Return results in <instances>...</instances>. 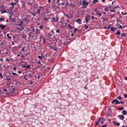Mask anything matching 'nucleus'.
<instances>
[{
    "label": "nucleus",
    "instance_id": "4468645a",
    "mask_svg": "<svg viewBox=\"0 0 127 127\" xmlns=\"http://www.w3.org/2000/svg\"><path fill=\"white\" fill-rule=\"evenodd\" d=\"M114 125H115L117 127L120 126V123L117 122H113Z\"/></svg>",
    "mask_w": 127,
    "mask_h": 127
},
{
    "label": "nucleus",
    "instance_id": "e2e57ef3",
    "mask_svg": "<svg viewBox=\"0 0 127 127\" xmlns=\"http://www.w3.org/2000/svg\"><path fill=\"white\" fill-rule=\"evenodd\" d=\"M13 69L14 71H15V70H16V67L15 66H14V67H13Z\"/></svg>",
    "mask_w": 127,
    "mask_h": 127
},
{
    "label": "nucleus",
    "instance_id": "f03ea898",
    "mask_svg": "<svg viewBox=\"0 0 127 127\" xmlns=\"http://www.w3.org/2000/svg\"><path fill=\"white\" fill-rule=\"evenodd\" d=\"M103 121V122H105V119L103 118H100V119H99L98 120V121L96 122V124H95V127H97V126L98 125H99V123H100V121Z\"/></svg>",
    "mask_w": 127,
    "mask_h": 127
},
{
    "label": "nucleus",
    "instance_id": "37998d69",
    "mask_svg": "<svg viewBox=\"0 0 127 127\" xmlns=\"http://www.w3.org/2000/svg\"><path fill=\"white\" fill-rule=\"evenodd\" d=\"M117 99H119V100H122V97L119 96L118 97H117Z\"/></svg>",
    "mask_w": 127,
    "mask_h": 127
},
{
    "label": "nucleus",
    "instance_id": "f704fd0d",
    "mask_svg": "<svg viewBox=\"0 0 127 127\" xmlns=\"http://www.w3.org/2000/svg\"><path fill=\"white\" fill-rule=\"evenodd\" d=\"M26 37H27V36H26V35H23V38H25V39H26Z\"/></svg>",
    "mask_w": 127,
    "mask_h": 127
},
{
    "label": "nucleus",
    "instance_id": "3c124183",
    "mask_svg": "<svg viewBox=\"0 0 127 127\" xmlns=\"http://www.w3.org/2000/svg\"><path fill=\"white\" fill-rule=\"evenodd\" d=\"M56 32H57V33H60V30H56Z\"/></svg>",
    "mask_w": 127,
    "mask_h": 127
},
{
    "label": "nucleus",
    "instance_id": "e433bc0d",
    "mask_svg": "<svg viewBox=\"0 0 127 127\" xmlns=\"http://www.w3.org/2000/svg\"><path fill=\"white\" fill-rule=\"evenodd\" d=\"M44 20H45L46 21H48V18H46V17H45L44 18Z\"/></svg>",
    "mask_w": 127,
    "mask_h": 127
},
{
    "label": "nucleus",
    "instance_id": "a878e982",
    "mask_svg": "<svg viewBox=\"0 0 127 127\" xmlns=\"http://www.w3.org/2000/svg\"><path fill=\"white\" fill-rule=\"evenodd\" d=\"M76 31H78V29H77L76 28H75L73 31V33H75Z\"/></svg>",
    "mask_w": 127,
    "mask_h": 127
},
{
    "label": "nucleus",
    "instance_id": "bf43d9fd",
    "mask_svg": "<svg viewBox=\"0 0 127 127\" xmlns=\"http://www.w3.org/2000/svg\"><path fill=\"white\" fill-rule=\"evenodd\" d=\"M12 75H14L15 76H17V74L14 73V72H12Z\"/></svg>",
    "mask_w": 127,
    "mask_h": 127
},
{
    "label": "nucleus",
    "instance_id": "4be33fe9",
    "mask_svg": "<svg viewBox=\"0 0 127 127\" xmlns=\"http://www.w3.org/2000/svg\"><path fill=\"white\" fill-rule=\"evenodd\" d=\"M119 111H123V110H125V108L124 107H120V108H119Z\"/></svg>",
    "mask_w": 127,
    "mask_h": 127
},
{
    "label": "nucleus",
    "instance_id": "4d7b16f0",
    "mask_svg": "<svg viewBox=\"0 0 127 127\" xmlns=\"http://www.w3.org/2000/svg\"><path fill=\"white\" fill-rule=\"evenodd\" d=\"M83 23H88V22L85 20L83 21Z\"/></svg>",
    "mask_w": 127,
    "mask_h": 127
},
{
    "label": "nucleus",
    "instance_id": "c756f323",
    "mask_svg": "<svg viewBox=\"0 0 127 127\" xmlns=\"http://www.w3.org/2000/svg\"><path fill=\"white\" fill-rule=\"evenodd\" d=\"M5 12H6V10H3L1 11V13H4Z\"/></svg>",
    "mask_w": 127,
    "mask_h": 127
},
{
    "label": "nucleus",
    "instance_id": "423d86ee",
    "mask_svg": "<svg viewBox=\"0 0 127 127\" xmlns=\"http://www.w3.org/2000/svg\"><path fill=\"white\" fill-rule=\"evenodd\" d=\"M85 19L86 21L88 22L89 20H91V17H90V16H85Z\"/></svg>",
    "mask_w": 127,
    "mask_h": 127
},
{
    "label": "nucleus",
    "instance_id": "9d476101",
    "mask_svg": "<svg viewBox=\"0 0 127 127\" xmlns=\"http://www.w3.org/2000/svg\"><path fill=\"white\" fill-rule=\"evenodd\" d=\"M0 28H1V29H2V30L5 29V26L4 25L1 24H0Z\"/></svg>",
    "mask_w": 127,
    "mask_h": 127
},
{
    "label": "nucleus",
    "instance_id": "c9c22d12",
    "mask_svg": "<svg viewBox=\"0 0 127 127\" xmlns=\"http://www.w3.org/2000/svg\"><path fill=\"white\" fill-rule=\"evenodd\" d=\"M104 10H105V11H109V9L108 8V7H105L104 8Z\"/></svg>",
    "mask_w": 127,
    "mask_h": 127
},
{
    "label": "nucleus",
    "instance_id": "aec40b11",
    "mask_svg": "<svg viewBox=\"0 0 127 127\" xmlns=\"http://www.w3.org/2000/svg\"><path fill=\"white\" fill-rule=\"evenodd\" d=\"M26 68H27V69H30V68H31V67H30V65H29V64H27L26 65Z\"/></svg>",
    "mask_w": 127,
    "mask_h": 127
},
{
    "label": "nucleus",
    "instance_id": "ea45409f",
    "mask_svg": "<svg viewBox=\"0 0 127 127\" xmlns=\"http://www.w3.org/2000/svg\"><path fill=\"white\" fill-rule=\"evenodd\" d=\"M96 14H97L98 15H99V16H102V14L100 13L96 12Z\"/></svg>",
    "mask_w": 127,
    "mask_h": 127
},
{
    "label": "nucleus",
    "instance_id": "8fccbe9b",
    "mask_svg": "<svg viewBox=\"0 0 127 127\" xmlns=\"http://www.w3.org/2000/svg\"><path fill=\"white\" fill-rule=\"evenodd\" d=\"M6 79L7 81H10L11 80L10 78L7 77H6Z\"/></svg>",
    "mask_w": 127,
    "mask_h": 127
},
{
    "label": "nucleus",
    "instance_id": "a19ab883",
    "mask_svg": "<svg viewBox=\"0 0 127 127\" xmlns=\"http://www.w3.org/2000/svg\"><path fill=\"white\" fill-rule=\"evenodd\" d=\"M100 123H101V125H103V124H104V121H103V120H100Z\"/></svg>",
    "mask_w": 127,
    "mask_h": 127
},
{
    "label": "nucleus",
    "instance_id": "052dcab7",
    "mask_svg": "<svg viewBox=\"0 0 127 127\" xmlns=\"http://www.w3.org/2000/svg\"><path fill=\"white\" fill-rule=\"evenodd\" d=\"M110 11L112 12H116V11L113 10V9H111L110 10Z\"/></svg>",
    "mask_w": 127,
    "mask_h": 127
},
{
    "label": "nucleus",
    "instance_id": "774afa93",
    "mask_svg": "<svg viewBox=\"0 0 127 127\" xmlns=\"http://www.w3.org/2000/svg\"><path fill=\"white\" fill-rule=\"evenodd\" d=\"M0 61H3V60L2 59H0Z\"/></svg>",
    "mask_w": 127,
    "mask_h": 127
},
{
    "label": "nucleus",
    "instance_id": "58836bf2",
    "mask_svg": "<svg viewBox=\"0 0 127 127\" xmlns=\"http://www.w3.org/2000/svg\"><path fill=\"white\" fill-rule=\"evenodd\" d=\"M84 27H85L86 29H88V28H89V26L87 25H84Z\"/></svg>",
    "mask_w": 127,
    "mask_h": 127
},
{
    "label": "nucleus",
    "instance_id": "f8f14e48",
    "mask_svg": "<svg viewBox=\"0 0 127 127\" xmlns=\"http://www.w3.org/2000/svg\"><path fill=\"white\" fill-rule=\"evenodd\" d=\"M116 26H117L118 28H123V27L119 23H117Z\"/></svg>",
    "mask_w": 127,
    "mask_h": 127
},
{
    "label": "nucleus",
    "instance_id": "7ed1b4c3",
    "mask_svg": "<svg viewBox=\"0 0 127 127\" xmlns=\"http://www.w3.org/2000/svg\"><path fill=\"white\" fill-rule=\"evenodd\" d=\"M31 77H32V75H31V74L30 73L27 74L24 76V79H25V80H28V78H31Z\"/></svg>",
    "mask_w": 127,
    "mask_h": 127
},
{
    "label": "nucleus",
    "instance_id": "7c9ffc66",
    "mask_svg": "<svg viewBox=\"0 0 127 127\" xmlns=\"http://www.w3.org/2000/svg\"><path fill=\"white\" fill-rule=\"evenodd\" d=\"M97 1H98V0H93L92 1V2H93L94 4H95V3H96L97 2Z\"/></svg>",
    "mask_w": 127,
    "mask_h": 127
},
{
    "label": "nucleus",
    "instance_id": "1a4fd4ad",
    "mask_svg": "<svg viewBox=\"0 0 127 127\" xmlns=\"http://www.w3.org/2000/svg\"><path fill=\"white\" fill-rule=\"evenodd\" d=\"M118 118H119L120 120H124L125 119V116L123 115L118 116Z\"/></svg>",
    "mask_w": 127,
    "mask_h": 127
},
{
    "label": "nucleus",
    "instance_id": "20e7f679",
    "mask_svg": "<svg viewBox=\"0 0 127 127\" xmlns=\"http://www.w3.org/2000/svg\"><path fill=\"white\" fill-rule=\"evenodd\" d=\"M90 2L89 1H87V0H83L82 1V5H88L89 4Z\"/></svg>",
    "mask_w": 127,
    "mask_h": 127
},
{
    "label": "nucleus",
    "instance_id": "09e8293b",
    "mask_svg": "<svg viewBox=\"0 0 127 127\" xmlns=\"http://www.w3.org/2000/svg\"><path fill=\"white\" fill-rule=\"evenodd\" d=\"M118 7H120V6H119V5H117V6H115V7H114L113 8H114V9H115V8H118Z\"/></svg>",
    "mask_w": 127,
    "mask_h": 127
},
{
    "label": "nucleus",
    "instance_id": "2eb2a0df",
    "mask_svg": "<svg viewBox=\"0 0 127 127\" xmlns=\"http://www.w3.org/2000/svg\"><path fill=\"white\" fill-rule=\"evenodd\" d=\"M122 114H123V115H124V116H126V115H127V111H126V110H123V111H122Z\"/></svg>",
    "mask_w": 127,
    "mask_h": 127
},
{
    "label": "nucleus",
    "instance_id": "338daca9",
    "mask_svg": "<svg viewBox=\"0 0 127 127\" xmlns=\"http://www.w3.org/2000/svg\"><path fill=\"white\" fill-rule=\"evenodd\" d=\"M48 2L49 3H50V2H51V0H48Z\"/></svg>",
    "mask_w": 127,
    "mask_h": 127
},
{
    "label": "nucleus",
    "instance_id": "69168bd1",
    "mask_svg": "<svg viewBox=\"0 0 127 127\" xmlns=\"http://www.w3.org/2000/svg\"><path fill=\"white\" fill-rule=\"evenodd\" d=\"M3 91H7V89L6 88H4Z\"/></svg>",
    "mask_w": 127,
    "mask_h": 127
},
{
    "label": "nucleus",
    "instance_id": "72a5a7b5",
    "mask_svg": "<svg viewBox=\"0 0 127 127\" xmlns=\"http://www.w3.org/2000/svg\"><path fill=\"white\" fill-rule=\"evenodd\" d=\"M12 1H16L17 3H18V1H19L18 0H11Z\"/></svg>",
    "mask_w": 127,
    "mask_h": 127
},
{
    "label": "nucleus",
    "instance_id": "c03bdc74",
    "mask_svg": "<svg viewBox=\"0 0 127 127\" xmlns=\"http://www.w3.org/2000/svg\"><path fill=\"white\" fill-rule=\"evenodd\" d=\"M122 14H123L124 15H126V14H127V12H125L124 13V12H122Z\"/></svg>",
    "mask_w": 127,
    "mask_h": 127
},
{
    "label": "nucleus",
    "instance_id": "473e14b6",
    "mask_svg": "<svg viewBox=\"0 0 127 127\" xmlns=\"http://www.w3.org/2000/svg\"><path fill=\"white\" fill-rule=\"evenodd\" d=\"M112 26H113V25L112 24L109 25V26L108 27V29H110V28L111 29V27H113Z\"/></svg>",
    "mask_w": 127,
    "mask_h": 127
},
{
    "label": "nucleus",
    "instance_id": "5701e85b",
    "mask_svg": "<svg viewBox=\"0 0 127 127\" xmlns=\"http://www.w3.org/2000/svg\"><path fill=\"white\" fill-rule=\"evenodd\" d=\"M36 13H38V14H40V9H38Z\"/></svg>",
    "mask_w": 127,
    "mask_h": 127
},
{
    "label": "nucleus",
    "instance_id": "6ab92c4d",
    "mask_svg": "<svg viewBox=\"0 0 127 127\" xmlns=\"http://www.w3.org/2000/svg\"><path fill=\"white\" fill-rule=\"evenodd\" d=\"M26 65H27V64H22V68H26Z\"/></svg>",
    "mask_w": 127,
    "mask_h": 127
},
{
    "label": "nucleus",
    "instance_id": "f3484780",
    "mask_svg": "<svg viewBox=\"0 0 127 127\" xmlns=\"http://www.w3.org/2000/svg\"><path fill=\"white\" fill-rule=\"evenodd\" d=\"M38 58L39 59H40L41 60H42L43 59V56H38Z\"/></svg>",
    "mask_w": 127,
    "mask_h": 127
},
{
    "label": "nucleus",
    "instance_id": "dca6fc26",
    "mask_svg": "<svg viewBox=\"0 0 127 127\" xmlns=\"http://www.w3.org/2000/svg\"><path fill=\"white\" fill-rule=\"evenodd\" d=\"M126 37V34L125 33H122L121 35V38H124V37Z\"/></svg>",
    "mask_w": 127,
    "mask_h": 127
},
{
    "label": "nucleus",
    "instance_id": "5fc2aeb1",
    "mask_svg": "<svg viewBox=\"0 0 127 127\" xmlns=\"http://www.w3.org/2000/svg\"><path fill=\"white\" fill-rule=\"evenodd\" d=\"M0 78H1V79H2L3 78V77H2V75H1V73L0 72Z\"/></svg>",
    "mask_w": 127,
    "mask_h": 127
},
{
    "label": "nucleus",
    "instance_id": "c85d7f7f",
    "mask_svg": "<svg viewBox=\"0 0 127 127\" xmlns=\"http://www.w3.org/2000/svg\"><path fill=\"white\" fill-rule=\"evenodd\" d=\"M35 31H36V29H34V28H33L32 29V32L34 33V32L35 33Z\"/></svg>",
    "mask_w": 127,
    "mask_h": 127
},
{
    "label": "nucleus",
    "instance_id": "9b49d317",
    "mask_svg": "<svg viewBox=\"0 0 127 127\" xmlns=\"http://www.w3.org/2000/svg\"><path fill=\"white\" fill-rule=\"evenodd\" d=\"M111 31H113L114 32H115V31H116V30H118V29H117V28L116 27H111Z\"/></svg>",
    "mask_w": 127,
    "mask_h": 127
},
{
    "label": "nucleus",
    "instance_id": "864d4df0",
    "mask_svg": "<svg viewBox=\"0 0 127 127\" xmlns=\"http://www.w3.org/2000/svg\"><path fill=\"white\" fill-rule=\"evenodd\" d=\"M94 18H97L96 17H95L94 16H91V19H94Z\"/></svg>",
    "mask_w": 127,
    "mask_h": 127
},
{
    "label": "nucleus",
    "instance_id": "79ce46f5",
    "mask_svg": "<svg viewBox=\"0 0 127 127\" xmlns=\"http://www.w3.org/2000/svg\"><path fill=\"white\" fill-rule=\"evenodd\" d=\"M107 124H105L104 125H102V127H107Z\"/></svg>",
    "mask_w": 127,
    "mask_h": 127
},
{
    "label": "nucleus",
    "instance_id": "a18cd8bd",
    "mask_svg": "<svg viewBox=\"0 0 127 127\" xmlns=\"http://www.w3.org/2000/svg\"><path fill=\"white\" fill-rule=\"evenodd\" d=\"M93 10H94V11H95V12H97L98 10V9L97 8L94 9Z\"/></svg>",
    "mask_w": 127,
    "mask_h": 127
},
{
    "label": "nucleus",
    "instance_id": "4c0bfd02",
    "mask_svg": "<svg viewBox=\"0 0 127 127\" xmlns=\"http://www.w3.org/2000/svg\"><path fill=\"white\" fill-rule=\"evenodd\" d=\"M67 26L69 27V29H72V26L71 25L68 24Z\"/></svg>",
    "mask_w": 127,
    "mask_h": 127
},
{
    "label": "nucleus",
    "instance_id": "6e6d98bb",
    "mask_svg": "<svg viewBox=\"0 0 127 127\" xmlns=\"http://www.w3.org/2000/svg\"><path fill=\"white\" fill-rule=\"evenodd\" d=\"M124 103H125L124 101H121V102L119 101V104H124Z\"/></svg>",
    "mask_w": 127,
    "mask_h": 127
},
{
    "label": "nucleus",
    "instance_id": "de8ad7c7",
    "mask_svg": "<svg viewBox=\"0 0 127 127\" xmlns=\"http://www.w3.org/2000/svg\"><path fill=\"white\" fill-rule=\"evenodd\" d=\"M39 28L40 29H42L43 28V25H41L40 27H39Z\"/></svg>",
    "mask_w": 127,
    "mask_h": 127
},
{
    "label": "nucleus",
    "instance_id": "13d9d810",
    "mask_svg": "<svg viewBox=\"0 0 127 127\" xmlns=\"http://www.w3.org/2000/svg\"><path fill=\"white\" fill-rule=\"evenodd\" d=\"M84 89L85 90H88V87H87V86H85V87H84Z\"/></svg>",
    "mask_w": 127,
    "mask_h": 127
},
{
    "label": "nucleus",
    "instance_id": "0eeeda50",
    "mask_svg": "<svg viewBox=\"0 0 127 127\" xmlns=\"http://www.w3.org/2000/svg\"><path fill=\"white\" fill-rule=\"evenodd\" d=\"M35 33L36 34V35H38V34H40V30H39V29H36Z\"/></svg>",
    "mask_w": 127,
    "mask_h": 127
},
{
    "label": "nucleus",
    "instance_id": "680f3d73",
    "mask_svg": "<svg viewBox=\"0 0 127 127\" xmlns=\"http://www.w3.org/2000/svg\"><path fill=\"white\" fill-rule=\"evenodd\" d=\"M124 98H125L126 99H127V94H125V95H124Z\"/></svg>",
    "mask_w": 127,
    "mask_h": 127
},
{
    "label": "nucleus",
    "instance_id": "2f4dec72",
    "mask_svg": "<svg viewBox=\"0 0 127 127\" xmlns=\"http://www.w3.org/2000/svg\"><path fill=\"white\" fill-rule=\"evenodd\" d=\"M24 48H25V47H23L21 49V51H22V52H24Z\"/></svg>",
    "mask_w": 127,
    "mask_h": 127
},
{
    "label": "nucleus",
    "instance_id": "603ef678",
    "mask_svg": "<svg viewBox=\"0 0 127 127\" xmlns=\"http://www.w3.org/2000/svg\"><path fill=\"white\" fill-rule=\"evenodd\" d=\"M40 39H42V38H43V35H41L40 36Z\"/></svg>",
    "mask_w": 127,
    "mask_h": 127
},
{
    "label": "nucleus",
    "instance_id": "412c9836",
    "mask_svg": "<svg viewBox=\"0 0 127 127\" xmlns=\"http://www.w3.org/2000/svg\"><path fill=\"white\" fill-rule=\"evenodd\" d=\"M6 36L8 37V39H11V37L9 36V34H7Z\"/></svg>",
    "mask_w": 127,
    "mask_h": 127
},
{
    "label": "nucleus",
    "instance_id": "cd10ccee",
    "mask_svg": "<svg viewBox=\"0 0 127 127\" xmlns=\"http://www.w3.org/2000/svg\"><path fill=\"white\" fill-rule=\"evenodd\" d=\"M23 24V21H20V24H19V26H21Z\"/></svg>",
    "mask_w": 127,
    "mask_h": 127
},
{
    "label": "nucleus",
    "instance_id": "bb28decb",
    "mask_svg": "<svg viewBox=\"0 0 127 127\" xmlns=\"http://www.w3.org/2000/svg\"><path fill=\"white\" fill-rule=\"evenodd\" d=\"M21 60H23V59H25V57H24V56H23V55H22L21 56Z\"/></svg>",
    "mask_w": 127,
    "mask_h": 127
},
{
    "label": "nucleus",
    "instance_id": "393cba45",
    "mask_svg": "<svg viewBox=\"0 0 127 127\" xmlns=\"http://www.w3.org/2000/svg\"><path fill=\"white\" fill-rule=\"evenodd\" d=\"M0 21H4V18H0Z\"/></svg>",
    "mask_w": 127,
    "mask_h": 127
},
{
    "label": "nucleus",
    "instance_id": "a211bd4d",
    "mask_svg": "<svg viewBox=\"0 0 127 127\" xmlns=\"http://www.w3.org/2000/svg\"><path fill=\"white\" fill-rule=\"evenodd\" d=\"M115 34L116 35H121V31H118Z\"/></svg>",
    "mask_w": 127,
    "mask_h": 127
},
{
    "label": "nucleus",
    "instance_id": "39448f33",
    "mask_svg": "<svg viewBox=\"0 0 127 127\" xmlns=\"http://www.w3.org/2000/svg\"><path fill=\"white\" fill-rule=\"evenodd\" d=\"M52 19L54 20V21L57 22V21H58L59 20V18H58V16H56L55 17H53Z\"/></svg>",
    "mask_w": 127,
    "mask_h": 127
},
{
    "label": "nucleus",
    "instance_id": "b1692460",
    "mask_svg": "<svg viewBox=\"0 0 127 127\" xmlns=\"http://www.w3.org/2000/svg\"><path fill=\"white\" fill-rule=\"evenodd\" d=\"M24 21H26V22H27V23H28V19H27V18L25 17Z\"/></svg>",
    "mask_w": 127,
    "mask_h": 127
},
{
    "label": "nucleus",
    "instance_id": "0e129e2a",
    "mask_svg": "<svg viewBox=\"0 0 127 127\" xmlns=\"http://www.w3.org/2000/svg\"><path fill=\"white\" fill-rule=\"evenodd\" d=\"M29 36H30V37H33V36H31V34L30 33L29 34Z\"/></svg>",
    "mask_w": 127,
    "mask_h": 127
},
{
    "label": "nucleus",
    "instance_id": "f257e3e1",
    "mask_svg": "<svg viewBox=\"0 0 127 127\" xmlns=\"http://www.w3.org/2000/svg\"><path fill=\"white\" fill-rule=\"evenodd\" d=\"M112 104H114L115 105H118L120 104V101L118 99L113 100L111 102Z\"/></svg>",
    "mask_w": 127,
    "mask_h": 127
},
{
    "label": "nucleus",
    "instance_id": "ddd939ff",
    "mask_svg": "<svg viewBox=\"0 0 127 127\" xmlns=\"http://www.w3.org/2000/svg\"><path fill=\"white\" fill-rule=\"evenodd\" d=\"M76 22H77V23L81 24V22H82V20H81V19H76Z\"/></svg>",
    "mask_w": 127,
    "mask_h": 127
},
{
    "label": "nucleus",
    "instance_id": "49530a36",
    "mask_svg": "<svg viewBox=\"0 0 127 127\" xmlns=\"http://www.w3.org/2000/svg\"><path fill=\"white\" fill-rule=\"evenodd\" d=\"M46 41V40L45 39V38H43V43H45V42Z\"/></svg>",
    "mask_w": 127,
    "mask_h": 127
},
{
    "label": "nucleus",
    "instance_id": "6e6552de",
    "mask_svg": "<svg viewBox=\"0 0 127 127\" xmlns=\"http://www.w3.org/2000/svg\"><path fill=\"white\" fill-rule=\"evenodd\" d=\"M10 4V5H12V8H14V5H16V2H11Z\"/></svg>",
    "mask_w": 127,
    "mask_h": 127
}]
</instances>
